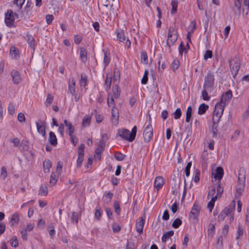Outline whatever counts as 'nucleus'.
Instances as JSON below:
<instances>
[{"mask_svg": "<svg viewBox=\"0 0 249 249\" xmlns=\"http://www.w3.org/2000/svg\"><path fill=\"white\" fill-rule=\"evenodd\" d=\"M175 119H178L181 116V110L180 108H178L173 114Z\"/></svg>", "mask_w": 249, "mask_h": 249, "instance_id": "obj_42", "label": "nucleus"}, {"mask_svg": "<svg viewBox=\"0 0 249 249\" xmlns=\"http://www.w3.org/2000/svg\"><path fill=\"white\" fill-rule=\"evenodd\" d=\"M164 184V180L162 177H157L154 181V187L159 191V190L162 186Z\"/></svg>", "mask_w": 249, "mask_h": 249, "instance_id": "obj_17", "label": "nucleus"}, {"mask_svg": "<svg viewBox=\"0 0 249 249\" xmlns=\"http://www.w3.org/2000/svg\"><path fill=\"white\" fill-rule=\"evenodd\" d=\"M19 221V214L18 213H14L11 218L10 223L11 226H14L17 225Z\"/></svg>", "mask_w": 249, "mask_h": 249, "instance_id": "obj_18", "label": "nucleus"}, {"mask_svg": "<svg viewBox=\"0 0 249 249\" xmlns=\"http://www.w3.org/2000/svg\"><path fill=\"white\" fill-rule=\"evenodd\" d=\"M137 127L134 126L131 132L126 129H120L118 130L117 135L123 139L129 142H133L136 137Z\"/></svg>", "mask_w": 249, "mask_h": 249, "instance_id": "obj_2", "label": "nucleus"}, {"mask_svg": "<svg viewBox=\"0 0 249 249\" xmlns=\"http://www.w3.org/2000/svg\"><path fill=\"white\" fill-rule=\"evenodd\" d=\"M36 124L38 132L40 133L43 137H45L46 135L45 122L42 121H40V122H36Z\"/></svg>", "mask_w": 249, "mask_h": 249, "instance_id": "obj_11", "label": "nucleus"}, {"mask_svg": "<svg viewBox=\"0 0 249 249\" xmlns=\"http://www.w3.org/2000/svg\"><path fill=\"white\" fill-rule=\"evenodd\" d=\"M212 91V90H209V89L203 88V90L202 91V96L204 100L208 101L210 99V96H209L208 92H211Z\"/></svg>", "mask_w": 249, "mask_h": 249, "instance_id": "obj_31", "label": "nucleus"}, {"mask_svg": "<svg viewBox=\"0 0 249 249\" xmlns=\"http://www.w3.org/2000/svg\"><path fill=\"white\" fill-rule=\"evenodd\" d=\"M114 97L111 94H108L107 105L109 107L112 106L111 109V120L113 124H117L119 117V110L115 106Z\"/></svg>", "mask_w": 249, "mask_h": 249, "instance_id": "obj_3", "label": "nucleus"}, {"mask_svg": "<svg viewBox=\"0 0 249 249\" xmlns=\"http://www.w3.org/2000/svg\"><path fill=\"white\" fill-rule=\"evenodd\" d=\"M200 208L198 205L194 204L190 213V217L194 219L196 218L199 214Z\"/></svg>", "mask_w": 249, "mask_h": 249, "instance_id": "obj_16", "label": "nucleus"}, {"mask_svg": "<svg viewBox=\"0 0 249 249\" xmlns=\"http://www.w3.org/2000/svg\"><path fill=\"white\" fill-rule=\"evenodd\" d=\"M71 220L73 222H75L76 224L78 222V214L77 213L73 212L71 216Z\"/></svg>", "mask_w": 249, "mask_h": 249, "instance_id": "obj_44", "label": "nucleus"}, {"mask_svg": "<svg viewBox=\"0 0 249 249\" xmlns=\"http://www.w3.org/2000/svg\"><path fill=\"white\" fill-rule=\"evenodd\" d=\"M192 108L191 106L188 107L186 111V122L189 123L190 122L191 115H192Z\"/></svg>", "mask_w": 249, "mask_h": 249, "instance_id": "obj_40", "label": "nucleus"}, {"mask_svg": "<svg viewBox=\"0 0 249 249\" xmlns=\"http://www.w3.org/2000/svg\"><path fill=\"white\" fill-rule=\"evenodd\" d=\"M7 175L6 169L4 166L1 168L0 176L3 179H5Z\"/></svg>", "mask_w": 249, "mask_h": 249, "instance_id": "obj_53", "label": "nucleus"}, {"mask_svg": "<svg viewBox=\"0 0 249 249\" xmlns=\"http://www.w3.org/2000/svg\"><path fill=\"white\" fill-rule=\"evenodd\" d=\"M18 245V241L16 236L13 237L11 241V245L14 248H16Z\"/></svg>", "mask_w": 249, "mask_h": 249, "instance_id": "obj_51", "label": "nucleus"}, {"mask_svg": "<svg viewBox=\"0 0 249 249\" xmlns=\"http://www.w3.org/2000/svg\"><path fill=\"white\" fill-rule=\"evenodd\" d=\"M223 169L221 167H217L214 171L212 173L214 178L220 180L223 176Z\"/></svg>", "mask_w": 249, "mask_h": 249, "instance_id": "obj_15", "label": "nucleus"}, {"mask_svg": "<svg viewBox=\"0 0 249 249\" xmlns=\"http://www.w3.org/2000/svg\"><path fill=\"white\" fill-rule=\"evenodd\" d=\"M91 117L89 115L85 116L82 121V125L84 126H87L89 125Z\"/></svg>", "mask_w": 249, "mask_h": 249, "instance_id": "obj_36", "label": "nucleus"}, {"mask_svg": "<svg viewBox=\"0 0 249 249\" xmlns=\"http://www.w3.org/2000/svg\"><path fill=\"white\" fill-rule=\"evenodd\" d=\"M64 124H60L59 125L58 127V131L60 135L63 136L64 135Z\"/></svg>", "mask_w": 249, "mask_h": 249, "instance_id": "obj_61", "label": "nucleus"}, {"mask_svg": "<svg viewBox=\"0 0 249 249\" xmlns=\"http://www.w3.org/2000/svg\"><path fill=\"white\" fill-rule=\"evenodd\" d=\"M245 171L244 169H240L238 173V183L245 184Z\"/></svg>", "mask_w": 249, "mask_h": 249, "instance_id": "obj_19", "label": "nucleus"}, {"mask_svg": "<svg viewBox=\"0 0 249 249\" xmlns=\"http://www.w3.org/2000/svg\"><path fill=\"white\" fill-rule=\"evenodd\" d=\"M179 66V62L178 59H175L172 64H171V68L173 70L175 71L176 70L178 69Z\"/></svg>", "mask_w": 249, "mask_h": 249, "instance_id": "obj_43", "label": "nucleus"}, {"mask_svg": "<svg viewBox=\"0 0 249 249\" xmlns=\"http://www.w3.org/2000/svg\"><path fill=\"white\" fill-rule=\"evenodd\" d=\"M232 96V91L228 90L221 96L220 102L217 103L215 106L214 110L215 115L214 119L216 120H218L222 116L225 106L230 102Z\"/></svg>", "mask_w": 249, "mask_h": 249, "instance_id": "obj_1", "label": "nucleus"}, {"mask_svg": "<svg viewBox=\"0 0 249 249\" xmlns=\"http://www.w3.org/2000/svg\"><path fill=\"white\" fill-rule=\"evenodd\" d=\"M215 231V225L214 223H212V221L211 222L210 224L209 225V228L208 229V235H210L211 237H213L214 233Z\"/></svg>", "mask_w": 249, "mask_h": 249, "instance_id": "obj_28", "label": "nucleus"}, {"mask_svg": "<svg viewBox=\"0 0 249 249\" xmlns=\"http://www.w3.org/2000/svg\"><path fill=\"white\" fill-rule=\"evenodd\" d=\"M243 234V230L240 224H238V230L237 231V236L236 237V239L240 238V237L242 236Z\"/></svg>", "mask_w": 249, "mask_h": 249, "instance_id": "obj_45", "label": "nucleus"}, {"mask_svg": "<svg viewBox=\"0 0 249 249\" xmlns=\"http://www.w3.org/2000/svg\"><path fill=\"white\" fill-rule=\"evenodd\" d=\"M238 186L236 188L235 193V196L236 197H239L240 196L244 190L245 184L238 183Z\"/></svg>", "mask_w": 249, "mask_h": 249, "instance_id": "obj_23", "label": "nucleus"}, {"mask_svg": "<svg viewBox=\"0 0 249 249\" xmlns=\"http://www.w3.org/2000/svg\"><path fill=\"white\" fill-rule=\"evenodd\" d=\"M80 58L84 62L87 60V52L84 48H81L80 49Z\"/></svg>", "mask_w": 249, "mask_h": 249, "instance_id": "obj_39", "label": "nucleus"}, {"mask_svg": "<svg viewBox=\"0 0 249 249\" xmlns=\"http://www.w3.org/2000/svg\"><path fill=\"white\" fill-rule=\"evenodd\" d=\"M25 0H14V3L19 7L20 9H21L25 2Z\"/></svg>", "mask_w": 249, "mask_h": 249, "instance_id": "obj_55", "label": "nucleus"}, {"mask_svg": "<svg viewBox=\"0 0 249 249\" xmlns=\"http://www.w3.org/2000/svg\"><path fill=\"white\" fill-rule=\"evenodd\" d=\"M192 166V162H189L185 168V175L187 177L190 175V168Z\"/></svg>", "mask_w": 249, "mask_h": 249, "instance_id": "obj_52", "label": "nucleus"}, {"mask_svg": "<svg viewBox=\"0 0 249 249\" xmlns=\"http://www.w3.org/2000/svg\"><path fill=\"white\" fill-rule=\"evenodd\" d=\"M63 166V164L62 161H59L57 162L56 168V173L58 174V175H60L62 173Z\"/></svg>", "mask_w": 249, "mask_h": 249, "instance_id": "obj_35", "label": "nucleus"}, {"mask_svg": "<svg viewBox=\"0 0 249 249\" xmlns=\"http://www.w3.org/2000/svg\"><path fill=\"white\" fill-rule=\"evenodd\" d=\"M75 91V81L73 78L70 80L69 83V91L71 94L73 95Z\"/></svg>", "mask_w": 249, "mask_h": 249, "instance_id": "obj_20", "label": "nucleus"}, {"mask_svg": "<svg viewBox=\"0 0 249 249\" xmlns=\"http://www.w3.org/2000/svg\"><path fill=\"white\" fill-rule=\"evenodd\" d=\"M231 72L233 76H235L240 67V63L239 59L237 57H234L232 60L229 62Z\"/></svg>", "mask_w": 249, "mask_h": 249, "instance_id": "obj_5", "label": "nucleus"}, {"mask_svg": "<svg viewBox=\"0 0 249 249\" xmlns=\"http://www.w3.org/2000/svg\"><path fill=\"white\" fill-rule=\"evenodd\" d=\"M11 75L14 84H18L20 82L21 80L20 75L18 71L13 70L11 72Z\"/></svg>", "mask_w": 249, "mask_h": 249, "instance_id": "obj_13", "label": "nucleus"}, {"mask_svg": "<svg viewBox=\"0 0 249 249\" xmlns=\"http://www.w3.org/2000/svg\"><path fill=\"white\" fill-rule=\"evenodd\" d=\"M64 123L69 130V135L71 139H73V134L75 130L74 127L71 122L68 121L67 120H65L64 121Z\"/></svg>", "mask_w": 249, "mask_h": 249, "instance_id": "obj_14", "label": "nucleus"}, {"mask_svg": "<svg viewBox=\"0 0 249 249\" xmlns=\"http://www.w3.org/2000/svg\"><path fill=\"white\" fill-rule=\"evenodd\" d=\"M114 208L115 213L119 214L120 213V204L118 201H116L114 203Z\"/></svg>", "mask_w": 249, "mask_h": 249, "instance_id": "obj_49", "label": "nucleus"}, {"mask_svg": "<svg viewBox=\"0 0 249 249\" xmlns=\"http://www.w3.org/2000/svg\"><path fill=\"white\" fill-rule=\"evenodd\" d=\"M200 174V172L198 170L196 171L195 176L194 178V180L195 182L197 183V182L199 181V180L200 179V178H199Z\"/></svg>", "mask_w": 249, "mask_h": 249, "instance_id": "obj_63", "label": "nucleus"}, {"mask_svg": "<svg viewBox=\"0 0 249 249\" xmlns=\"http://www.w3.org/2000/svg\"><path fill=\"white\" fill-rule=\"evenodd\" d=\"M110 62V57L108 56V54L106 52L104 55V62L105 64V66H107L108 64Z\"/></svg>", "mask_w": 249, "mask_h": 249, "instance_id": "obj_58", "label": "nucleus"}, {"mask_svg": "<svg viewBox=\"0 0 249 249\" xmlns=\"http://www.w3.org/2000/svg\"><path fill=\"white\" fill-rule=\"evenodd\" d=\"M141 59L142 63L146 64H148V56L146 53L144 51H142L141 52Z\"/></svg>", "mask_w": 249, "mask_h": 249, "instance_id": "obj_34", "label": "nucleus"}, {"mask_svg": "<svg viewBox=\"0 0 249 249\" xmlns=\"http://www.w3.org/2000/svg\"><path fill=\"white\" fill-rule=\"evenodd\" d=\"M215 115L214 114V112H213V132L214 136H216L217 133V122L219 121L220 118H219L218 120H216L214 119Z\"/></svg>", "mask_w": 249, "mask_h": 249, "instance_id": "obj_25", "label": "nucleus"}, {"mask_svg": "<svg viewBox=\"0 0 249 249\" xmlns=\"http://www.w3.org/2000/svg\"><path fill=\"white\" fill-rule=\"evenodd\" d=\"M14 16H18L16 13H14L12 10H7L5 15V22L7 26L11 27L13 25L15 21Z\"/></svg>", "mask_w": 249, "mask_h": 249, "instance_id": "obj_7", "label": "nucleus"}, {"mask_svg": "<svg viewBox=\"0 0 249 249\" xmlns=\"http://www.w3.org/2000/svg\"><path fill=\"white\" fill-rule=\"evenodd\" d=\"M48 194V187L46 185H41L39 192L38 195L42 196H46Z\"/></svg>", "mask_w": 249, "mask_h": 249, "instance_id": "obj_27", "label": "nucleus"}, {"mask_svg": "<svg viewBox=\"0 0 249 249\" xmlns=\"http://www.w3.org/2000/svg\"><path fill=\"white\" fill-rule=\"evenodd\" d=\"M87 82V76L85 74H81V78L79 81V84L81 87H85Z\"/></svg>", "mask_w": 249, "mask_h": 249, "instance_id": "obj_33", "label": "nucleus"}, {"mask_svg": "<svg viewBox=\"0 0 249 249\" xmlns=\"http://www.w3.org/2000/svg\"><path fill=\"white\" fill-rule=\"evenodd\" d=\"M8 110L11 115H13L15 110V106L13 104H10L8 106Z\"/></svg>", "mask_w": 249, "mask_h": 249, "instance_id": "obj_56", "label": "nucleus"}, {"mask_svg": "<svg viewBox=\"0 0 249 249\" xmlns=\"http://www.w3.org/2000/svg\"><path fill=\"white\" fill-rule=\"evenodd\" d=\"M172 5V9H171V14L173 15L175 14L177 12V9L178 7V2L177 0H173L171 2Z\"/></svg>", "mask_w": 249, "mask_h": 249, "instance_id": "obj_38", "label": "nucleus"}, {"mask_svg": "<svg viewBox=\"0 0 249 249\" xmlns=\"http://www.w3.org/2000/svg\"><path fill=\"white\" fill-rule=\"evenodd\" d=\"M124 156L122 153H118L115 155V158L116 160L121 161L124 159Z\"/></svg>", "mask_w": 249, "mask_h": 249, "instance_id": "obj_62", "label": "nucleus"}, {"mask_svg": "<svg viewBox=\"0 0 249 249\" xmlns=\"http://www.w3.org/2000/svg\"><path fill=\"white\" fill-rule=\"evenodd\" d=\"M144 224V218L141 217L136 223V229L137 231L139 233H142Z\"/></svg>", "mask_w": 249, "mask_h": 249, "instance_id": "obj_12", "label": "nucleus"}, {"mask_svg": "<svg viewBox=\"0 0 249 249\" xmlns=\"http://www.w3.org/2000/svg\"><path fill=\"white\" fill-rule=\"evenodd\" d=\"M53 16L52 15H47L46 16V22L48 24H50L53 19Z\"/></svg>", "mask_w": 249, "mask_h": 249, "instance_id": "obj_60", "label": "nucleus"}, {"mask_svg": "<svg viewBox=\"0 0 249 249\" xmlns=\"http://www.w3.org/2000/svg\"><path fill=\"white\" fill-rule=\"evenodd\" d=\"M174 234V231H170L167 232H166L164 234H163L161 240L162 242H165L166 240L171 236H172Z\"/></svg>", "mask_w": 249, "mask_h": 249, "instance_id": "obj_29", "label": "nucleus"}, {"mask_svg": "<svg viewBox=\"0 0 249 249\" xmlns=\"http://www.w3.org/2000/svg\"><path fill=\"white\" fill-rule=\"evenodd\" d=\"M43 166L44 170H48L49 172L50 168L52 167V163L50 160H47L44 161Z\"/></svg>", "mask_w": 249, "mask_h": 249, "instance_id": "obj_41", "label": "nucleus"}, {"mask_svg": "<svg viewBox=\"0 0 249 249\" xmlns=\"http://www.w3.org/2000/svg\"><path fill=\"white\" fill-rule=\"evenodd\" d=\"M111 77L109 76L108 75H107V78L105 81V86H106V90H108L110 89L111 84Z\"/></svg>", "mask_w": 249, "mask_h": 249, "instance_id": "obj_37", "label": "nucleus"}, {"mask_svg": "<svg viewBox=\"0 0 249 249\" xmlns=\"http://www.w3.org/2000/svg\"><path fill=\"white\" fill-rule=\"evenodd\" d=\"M53 101V96L51 94H48L45 102L46 106H49Z\"/></svg>", "mask_w": 249, "mask_h": 249, "instance_id": "obj_48", "label": "nucleus"}, {"mask_svg": "<svg viewBox=\"0 0 249 249\" xmlns=\"http://www.w3.org/2000/svg\"><path fill=\"white\" fill-rule=\"evenodd\" d=\"M116 33L118 39L120 41L123 42L128 48H130L131 46V42L130 40L125 36L124 31L122 30H120Z\"/></svg>", "mask_w": 249, "mask_h": 249, "instance_id": "obj_8", "label": "nucleus"}, {"mask_svg": "<svg viewBox=\"0 0 249 249\" xmlns=\"http://www.w3.org/2000/svg\"><path fill=\"white\" fill-rule=\"evenodd\" d=\"M242 0H234V6L237 9L239 12H240Z\"/></svg>", "mask_w": 249, "mask_h": 249, "instance_id": "obj_50", "label": "nucleus"}, {"mask_svg": "<svg viewBox=\"0 0 249 249\" xmlns=\"http://www.w3.org/2000/svg\"><path fill=\"white\" fill-rule=\"evenodd\" d=\"M148 71L147 70H146L144 71V75L143 77L141 80V83L142 84H146L148 81Z\"/></svg>", "mask_w": 249, "mask_h": 249, "instance_id": "obj_46", "label": "nucleus"}, {"mask_svg": "<svg viewBox=\"0 0 249 249\" xmlns=\"http://www.w3.org/2000/svg\"><path fill=\"white\" fill-rule=\"evenodd\" d=\"M143 136L145 142H149L151 140L153 136V128L151 124H149L145 128Z\"/></svg>", "mask_w": 249, "mask_h": 249, "instance_id": "obj_9", "label": "nucleus"}, {"mask_svg": "<svg viewBox=\"0 0 249 249\" xmlns=\"http://www.w3.org/2000/svg\"><path fill=\"white\" fill-rule=\"evenodd\" d=\"M85 146L83 144H81L78 150V156L77 160V166L81 167L82 163L84 160V152Z\"/></svg>", "mask_w": 249, "mask_h": 249, "instance_id": "obj_10", "label": "nucleus"}, {"mask_svg": "<svg viewBox=\"0 0 249 249\" xmlns=\"http://www.w3.org/2000/svg\"><path fill=\"white\" fill-rule=\"evenodd\" d=\"M59 176V175H58L56 173H54L51 174L50 179V184L51 186H53L56 184L58 180Z\"/></svg>", "mask_w": 249, "mask_h": 249, "instance_id": "obj_24", "label": "nucleus"}, {"mask_svg": "<svg viewBox=\"0 0 249 249\" xmlns=\"http://www.w3.org/2000/svg\"><path fill=\"white\" fill-rule=\"evenodd\" d=\"M213 53L211 51L207 50L204 55V59L207 60L208 58H211L212 57Z\"/></svg>", "mask_w": 249, "mask_h": 249, "instance_id": "obj_57", "label": "nucleus"}, {"mask_svg": "<svg viewBox=\"0 0 249 249\" xmlns=\"http://www.w3.org/2000/svg\"><path fill=\"white\" fill-rule=\"evenodd\" d=\"M209 106L205 104H201L198 108V113L200 115L204 114L208 108Z\"/></svg>", "mask_w": 249, "mask_h": 249, "instance_id": "obj_30", "label": "nucleus"}, {"mask_svg": "<svg viewBox=\"0 0 249 249\" xmlns=\"http://www.w3.org/2000/svg\"><path fill=\"white\" fill-rule=\"evenodd\" d=\"M10 53L12 57L15 58H17L19 55L18 50L14 46L11 47Z\"/></svg>", "mask_w": 249, "mask_h": 249, "instance_id": "obj_32", "label": "nucleus"}, {"mask_svg": "<svg viewBox=\"0 0 249 249\" xmlns=\"http://www.w3.org/2000/svg\"><path fill=\"white\" fill-rule=\"evenodd\" d=\"M18 120L20 122H24L25 121L24 114L23 113H19L18 115Z\"/></svg>", "mask_w": 249, "mask_h": 249, "instance_id": "obj_59", "label": "nucleus"}, {"mask_svg": "<svg viewBox=\"0 0 249 249\" xmlns=\"http://www.w3.org/2000/svg\"><path fill=\"white\" fill-rule=\"evenodd\" d=\"M112 95L113 97L117 99L118 98L120 95V89L118 87V86L116 84L112 88Z\"/></svg>", "mask_w": 249, "mask_h": 249, "instance_id": "obj_26", "label": "nucleus"}, {"mask_svg": "<svg viewBox=\"0 0 249 249\" xmlns=\"http://www.w3.org/2000/svg\"><path fill=\"white\" fill-rule=\"evenodd\" d=\"M49 142L53 146L56 145L57 143L56 136L53 132L51 131L49 133Z\"/></svg>", "mask_w": 249, "mask_h": 249, "instance_id": "obj_21", "label": "nucleus"}, {"mask_svg": "<svg viewBox=\"0 0 249 249\" xmlns=\"http://www.w3.org/2000/svg\"><path fill=\"white\" fill-rule=\"evenodd\" d=\"M178 39L177 31L174 28H170L168 31L167 45L170 47L173 45Z\"/></svg>", "mask_w": 249, "mask_h": 249, "instance_id": "obj_6", "label": "nucleus"}, {"mask_svg": "<svg viewBox=\"0 0 249 249\" xmlns=\"http://www.w3.org/2000/svg\"><path fill=\"white\" fill-rule=\"evenodd\" d=\"M113 231L114 232H118L121 230V227L119 225L117 224H113L112 226Z\"/></svg>", "mask_w": 249, "mask_h": 249, "instance_id": "obj_64", "label": "nucleus"}, {"mask_svg": "<svg viewBox=\"0 0 249 249\" xmlns=\"http://www.w3.org/2000/svg\"><path fill=\"white\" fill-rule=\"evenodd\" d=\"M112 196L113 194L110 192H108L106 194V195L105 196L106 198L105 199V201H106L107 203H109L110 202Z\"/></svg>", "mask_w": 249, "mask_h": 249, "instance_id": "obj_54", "label": "nucleus"}, {"mask_svg": "<svg viewBox=\"0 0 249 249\" xmlns=\"http://www.w3.org/2000/svg\"><path fill=\"white\" fill-rule=\"evenodd\" d=\"M26 39L31 48L35 50V40L32 35H27Z\"/></svg>", "mask_w": 249, "mask_h": 249, "instance_id": "obj_22", "label": "nucleus"}, {"mask_svg": "<svg viewBox=\"0 0 249 249\" xmlns=\"http://www.w3.org/2000/svg\"><path fill=\"white\" fill-rule=\"evenodd\" d=\"M182 221L179 218L176 219L172 224V226L175 228H178L181 224Z\"/></svg>", "mask_w": 249, "mask_h": 249, "instance_id": "obj_47", "label": "nucleus"}, {"mask_svg": "<svg viewBox=\"0 0 249 249\" xmlns=\"http://www.w3.org/2000/svg\"><path fill=\"white\" fill-rule=\"evenodd\" d=\"M214 87V75L213 73L209 72L204 78L203 88L209 89V90H213Z\"/></svg>", "mask_w": 249, "mask_h": 249, "instance_id": "obj_4", "label": "nucleus"}]
</instances>
